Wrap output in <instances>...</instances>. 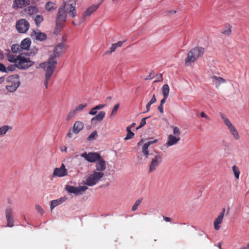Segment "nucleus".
Instances as JSON below:
<instances>
[{
	"label": "nucleus",
	"mask_w": 249,
	"mask_h": 249,
	"mask_svg": "<svg viewBox=\"0 0 249 249\" xmlns=\"http://www.w3.org/2000/svg\"><path fill=\"white\" fill-rule=\"evenodd\" d=\"M204 49L202 47H196L191 49L187 54L185 60V65L187 66L190 65L196 61L199 57L202 56Z\"/></svg>",
	"instance_id": "f257e3e1"
},
{
	"label": "nucleus",
	"mask_w": 249,
	"mask_h": 249,
	"mask_svg": "<svg viewBox=\"0 0 249 249\" xmlns=\"http://www.w3.org/2000/svg\"><path fill=\"white\" fill-rule=\"evenodd\" d=\"M57 62L56 59L50 57L47 62L40 63L39 67L43 69L45 72V75L52 77L56 68Z\"/></svg>",
	"instance_id": "f03ea898"
},
{
	"label": "nucleus",
	"mask_w": 249,
	"mask_h": 249,
	"mask_svg": "<svg viewBox=\"0 0 249 249\" xmlns=\"http://www.w3.org/2000/svg\"><path fill=\"white\" fill-rule=\"evenodd\" d=\"M7 80L9 84L6 86V89L11 92L15 91L20 84L19 76L18 74L9 76Z\"/></svg>",
	"instance_id": "7ed1b4c3"
},
{
	"label": "nucleus",
	"mask_w": 249,
	"mask_h": 249,
	"mask_svg": "<svg viewBox=\"0 0 249 249\" xmlns=\"http://www.w3.org/2000/svg\"><path fill=\"white\" fill-rule=\"evenodd\" d=\"M66 3L65 2H63L62 5L58 9L56 18V24L57 26L60 25V27H62L63 24L67 20V11L66 10Z\"/></svg>",
	"instance_id": "20e7f679"
},
{
	"label": "nucleus",
	"mask_w": 249,
	"mask_h": 249,
	"mask_svg": "<svg viewBox=\"0 0 249 249\" xmlns=\"http://www.w3.org/2000/svg\"><path fill=\"white\" fill-rule=\"evenodd\" d=\"M220 115L225 124L226 125L231 134L233 136V138L235 140H238L239 139V135L236 128L224 114L220 113Z\"/></svg>",
	"instance_id": "39448f33"
},
{
	"label": "nucleus",
	"mask_w": 249,
	"mask_h": 249,
	"mask_svg": "<svg viewBox=\"0 0 249 249\" xmlns=\"http://www.w3.org/2000/svg\"><path fill=\"white\" fill-rule=\"evenodd\" d=\"M104 175V173L93 171L86 179L85 184L89 186H92L96 184L103 178Z\"/></svg>",
	"instance_id": "423d86ee"
},
{
	"label": "nucleus",
	"mask_w": 249,
	"mask_h": 249,
	"mask_svg": "<svg viewBox=\"0 0 249 249\" xmlns=\"http://www.w3.org/2000/svg\"><path fill=\"white\" fill-rule=\"evenodd\" d=\"M34 62L30 60V58L25 57L22 55L18 56L17 67L22 70L27 69L33 65Z\"/></svg>",
	"instance_id": "0eeeda50"
},
{
	"label": "nucleus",
	"mask_w": 249,
	"mask_h": 249,
	"mask_svg": "<svg viewBox=\"0 0 249 249\" xmlns=\"http://www.w3.org/2000/svg\"><path fill=\"white\" fill-rule=\"evenodd\" d=\"M162 160V156L161 154L157 151H155V155L152 158L149 165V172L154 171L156 168L159 166Z\"/></svg>",
	"instance_id": "6e6552de"
},
{
	"label": "nucleus",
	"mask_w": 249,
	"mask_h": 249,
	"mask_svg": "<svg viewBox=\"0 0 249 249\" xmlns=\"http://www.w3.org/2000/svg\"><path fill=\"white\" fill-rule=\"evenodd\" d=\"M66 190L69 193L73 194L75 195H80L86 190L88 187L85 186H80L75 187L72 186L67 185L65 187Z\"/></svg>",
	"instance_id": "1a4fd4ad"
},
{
	"label": "nucleus",
	"mask_w": 249,
	"mask_h": 249,
	"mask_svg": "<svg viewBox=\"0 0 249 249\" xmlns=\"http://www.w3.org/2000/svg\"><path fill=\"white\" fill-rule=\"evenodd\" d=\"M99 5L100 4H93L88 8L83 14L82 17L80 18L79 24L83 22L87 17H89L90 15H91L92 14L96 11L98 9Z\"/></svg>",
	"instance_id": "9d476101"
},
{
	"label": "nucleus",
	"mask_w": 249,
	"mask_h": 249,
	"mask_svg": "<svg viewBox=\"0 0 249 249\" xmlns=\"http://www.w3.org/2000/svg\"><path fill=\"white\" fill-rule=\"evenodd\" d=\"M30 25L25 19H19L16 24V28L20 33H25L29 29Z\"/></svg>",
	"instance_id": "9b49d317"
},
{
	"label": "nucleus",
	"mask_w": 249,
	"mask_h": 249,
	"mask_svg": "<svg viewBox=\"0 0 249 249\" xmlns=\"http://www.w3.org/2000/svg\"><path fill=\"white\" fill-rule=\"evenodd\" d=\"M66 47L63 43L58 44L53 49V55L51 58H54L55 59L59 57L65 51Z\"/></svg>",
	"instance_id": "f8f14e48"
},
{
	"label": "nucleus",
	"mask_w": 249,
	"mask_h": 249,
	"mask_svg": "<svg viewBox=\"0 0 249 249\" xmlns=\"http://www.w3.org/2000/svg\"><path fill=\"white\" fill-rule=\"evenodd\" d=\"M68 175L67 169L62 163L59 168H55L53 172V177H63Z\"/></svg>",
	"instance_id": "ddd939ff"
},
{
	"label": "nucleus",
	"mask_w": 249,
	"mask_h": 249,
	"mask_svg": "<svg viewBox=\"0 0 249 249\" xmlns=\"http://www.w3.org/2000/svg\"><path fill=\"white\" fill-rule=\"evenodd\" d=\"M225 211V208H223L220 214L214 220L213 226L215 230H219V229L220 228V224L222 223V221L223 220Z\"/></svg>",
	"instance_id": "4468645a"
},
{
	"label": "nucleus",
	"mask_w": 249,
	"mask_h": 249,
	"mask_svg": "<svg viewBox=\"0 0 249 249\" xmlns=\"http://www.w3.org/2000/svg\"><path fill=\"white\" fill-rule=\"evenodd\" d=\"M5 216L7 222V226L12 227L14 225V218L13 215V210L8 207L5 210Z\"/></svg>",
	"instance_id": "2eb2a0df"
},
{
	"label": "nucleus",
	"mask_w": 249,
	"mask_h": 249,
	"mask_svg": "<svg viewBox=\"0 0 249 249\" xmlns=\"http://www.w3.org/2000/svg\"><path fill=\"white\" fill-rule=\"evenodd\" d=\"M158 142V140L156 139L154 141H148L145 142L142 146V153L143 155L145 157L146 159L148 158V156L149 155L148 151V147L152 144L156 143Z\"/></svg>",
	"instance_id": "dca6fc26"
},
{
	"label": "nucleus",
	"mask_w": 249,
	"mask_h": 249,
	"mask_svg": "<svg viewBox=\"0 0 249 249\" xmlns=\"http://www.w3.org/2000/svg\"><path fill=\"white\" fill-rule=\"evenodd\" d=\"M180 139L179 137H177L172 134H170L168 137L165 145L167 147H170L173 145H175L178 143L180 141Z\"/></svg>",
	"instance_id": "f3484780"
},
{
	"label": "nucleus",
	"mask_w": 249,
	"mask_h": 249,
	"mask_svg": "<svg viewBox=\"0 0 249 249\" xmlns=\"http://www.w3.org/2000/svg\"><path fill=\"white\" fill-rule=\"evenodd\" d=\"M30 3V0H15L13 7L15 9L22 8L24 6L29 5Z\"/></svg>",
	"instance_id": "a211bd4d"
},
{
	"label": "nucleus",
	"mask_w": 249,
	"mask_h": 249,
	"mask_svg": "<svg viewBox=\"0 0 249 249\" xmlns=\"http://www.w3.org/2000/svg\"><path fill=\"white\" fill-rule=\"evenodd\" d=\"M211 78L212 79V82L215 85L216 89H218L221 84H225L227 82L226 79L223 78L215 75L212 76Z\"/></svg>",
	"instance_id": "6ab92c4d"
},
{
	"label": "nucleus",
	"mask_w": 249,
	"mask_h": 249,
	"mask_svg": "<svg viewBox=\"0 0 249 249\" xmlns=\"http://www.w3.org/2000/svg\"><path fill=\"white\" fill-rule=\"evenodd\" d=\"M96 163V170L97 172H102L105 170L106 168V161L101 158L97 161Z\"/></svg>",
	"instance_id": "aec40b11"
},
{
	"label": "nucleus",
	"mask_w": 249,
	"mask_h": 249,
	"mask_svg": "<svg viewBox=\"0 0 249 249\" xmlns=\"http://www.w3.org/2000/svg\"><path fill=\"white\" fill-rule=\"evenodd\" d=\"M106 115V112L104 111H100L97 115L91 119V123L92 124H96L97 122H101Z\"/></svg>",
	"instance_id": "412c9836"
},
{
	"label": "nucleus",
	"mask_w": 249,
	"mask_h": 249,
	"mask_svg": "<svg viewBox=\"0 0 249 249\" xmlns=\"http://www.w3.org/2000/svg\"><path fill=\"white\" fill-rule=\"evenodd\" d=\"M66 196L61 197L58 199L52 200L50 203V208L52 211L55 207L61 204L67 200Z\"/></svg>",
	"instance_id": "4be33fe9"
},
{
	"label": "nucleus",
	"mask_w": 249,
	"mask_h": 249,
	"mask_svg": "<svg viewBox=\"0 0 249 249\" xmlns=\"http://www.w3.org/2000/svg\"><path fill=\"white\" fill-rule=\"evenodd\" d=\"M84 124L79 121H76L73 124L72 128V132L77 134H78L83 128Z\"/></svg>",
	"instance_id": "5701e85b"
},
{
	"label": "nucleus",
	"mask_w": 249,
	"mask_h": 249,
	"mask_svg": "<svg viewBox=\"0 0 249 249\" xmlns=\"http://www.w3.org/2000/svg\"><path fill=\"white\" fill-rule=\"evenodd\" d=\"M100 158L101 156L98 153L90 152L88 154L87 160L90 162H94L98 160Z\"/></svg>",
	"instance_id": "b1692460"
},
{
	"label": "nucleus",
	"mask_w": 249,
	"mask_h": 249,
	"mask_svg": "<svg viewBox=\"0 0 249 249\" xmlns=\"http://www.w3.org/2000/svg\"><path fill=\"white\" fill-rule=\"evenodd\" d=\"M31 36L33 38H35L36 40L43 41L45 40L46 38V36L44 33L34 31L33 34L31 35Z\"/></svg>",
	"instance_id": "393cba45"
},
{
	"label": "nucleus",
	"mask_w": 249,
	"mask_h": 249,
	"mask_svg": "<svg viewBox=\"0 0 249 249\" xmlns=\"http://www.w3.org/2000/svg\"><path fill=\"white\" fill-rule=\"evenodd\" d=\"M125 41H119L116 43L112 44L110 48V51L106 52V54H109L114 52L117 48L121 47Z\"/></svg>",
	"instance_id": "a878e982"
},
{
	"label": "nucleus",
	"mask_w": 249,
	"mask_h": 249,
	"mask_svg": "<svg viewBox=\"0 0 249 249\" xmlns=\"http://www.w3.org/2000/svg\"><path fill=\"white\" fill-rule=\"evenodd\" d=\"M67 9L69 10L68 13L70 16L72 18H74L76 16V11L75 7L72 4L67 5Z\"/></svg>",
	"instance_id": "bb28decb"
},
{
	"label": "nucleus",
	"mask_w": 249,
	"mask_h": 249,
	"mask_svg": "<svg viewBox=\"0 0 249 249\" xmlns=\"http://www.w3.org/2000/svg\"><path fill=\"white\" fill-rule=\"evenodd\" d=\"M31 42L30 40L28 38H25L23 39L20 44V46L21 48V50H28L30 48V45H31Z\"/></svg>",
	"instance_id": "cd10ccee"
},
{
	"label": "nucleus",
	"mask_w": 249,
	"mask_h": 249,
	"mask_svg": "<svg viewBox=\"0 0 249 249\" xmlns=\"http://www.w3.org/2000/svg\"><path fill=\"white\" fill-rule=\"evenodd\" d=\"M56 5L52 2H48L45 5V9L49 12H53L56 9Z\"/></svg>",
	"instance_id": "c85d7f7f"
},
{
	"label": "nucleus",
	"mask_w": 249,
	"mask_h": 249,
	"mask_svg": "<svg viewBox=\"0 0 249 249\" xmlns=\"http://www.w3.org/2000/svg\"><path fill=\"white\" fill-rule=\"evenodd\" d=\"M78 112L76 111L75 108L71 109L66 117V121H69L71 120L77 114Z\"/></svg>",
	"instance_id": "c756f323"
},
{
	"label": "nucleus",
	"mask_w": 249,
	"mask_h": 249,
	"mask_svg": "<svg viewBox=\"0 0 249 249\" xmlns=\"http://www.w3.org/2000/svg\"><path fill=\"white\" fill-rule=\"evenodd\" d=\"M169 87L167 84H164L162 88V93L163 97L167 98L169 93Z\"/></svg>",
	"instance_id": "7c9ffc66"
},
{
	"label": "nucleus",
	"mask_w": 249,
	"mask_h": 249,
	"mask_svg": "<svg viewBox=\"0 0 249 249\" xmlns=\"http://www.w3.org/2000/svg\"><path fill=\"white\" fill-rule=\"evenodd\" d=\"M221 33L225 36H230L231 33V27L230 25L225 26L224 28L221 29Z\"/></svg>",
	"instance_id": "2f4dec72"
},
{
	"label": "nucleus",
	"mask_w": 249,
	"mask_h": 249,
	"mask_svg": "<svg viewBox=\"0 0 249 249\" xmlns=\"http://www.w3.org/2000/svg\"><path fill=\"white\" fill-rule=\"evenodd\" d=\"M12 129V127L9 125H3L0 127V136L5 134L9 130Z\"/></svg>",
	"instance_id": "473e14b6"
},
{
	"label": "nucleus",
	"mask_w": 249,
	"mask_h": 249,
	"mask_svg": "<svg viewBox=\"0 0 249 249\" xmlns=\"http://www.w3.org/2000/svg\"><path fill=\"white\" fill-rule=\"evenodd\" d=\"M127 135L124 138L125 140H128L132 139L134 136V133L130 130V128L129 127L126 128Z\"/></svg>",
	"instance_id": "72a5a7b5"
},
{
	"label": "nucleus",
	"mask_w": 249,
	"mask_h": 249,
	"mask_svg": "<svg viewBox=\"0 0 249 249\" xmlns=\"http://www.w3.org/2000/svg\"><path fill=\"white\" fill-rule=\"evenodd\" d=\"M120 107V104L119 103L116 104L113 107L112 110H111V113L110 114V118H113L114 117V116L116 115V112L119 108Z\"/></svg>",
	"instance_id": "f704fd0d"
},
{
	"label": "nucleus",
	"mask_w": 249,
	"mask_h": 249,
	"mask_svg": "<svg viewBox=\"0 0 249 249\" xmlns=\"http://www.w3.org/2000/svg\"><path fill=\"white\" fill-rule=\"evenodd\" d=\"M232 169L235 178L239 179L240 173L239 168L236 165H233L232 167Z\"/></svg>",
	"instance_id": "c9c22d12"
},
{
	"label": "nucleus",
	"mask_w": 249,
	"mask_h": 249,
	"mask_svg": "<svg viewBox=\"0 0 249 249\" xmlns=\"http://www.w3.org/2000/svg\"><path fill=\"white\" fill-rule=\"evenodd\" d=\"M26 10L30 15L36 14L38 12L37 8L35 6H29Z\"/></svg>",
	"instance_id": "e433bc0d"
},
{
	"label": "nucleus",
	"mask_w": 249,
	"mask_h": 249,
	"mask_svg": "<svg viewBox=\"0 0 249 249\" xmlns=\"http://www.w3.org/2000/svg\"><path fill=\"white\" fill-rule=\"evenodd\" d=\"M87 107V104L85 103V104H79V105H77L76 107H75L74 108L75 109L76 111L78 113H79L80 112L84 110V109L85 107Z\"/></svg>",
	"instance_id": "4c0bfd02"
},
{
	"label": "nucleus",
	"mask_w": 249,
	"mask_h": 249,
	"mask_svg": "<svg viewBox=\"0 0 249 249\" xmlns=\"http://www.w3.org/2000/svg\"><path fill=\"white\" fill-rule=\"evenodd\" d=\"M7 59L9 62L14 63L17 65L18 56H16L13 54H9L7 56Z\"/></svg>",
	"instance_id": "58836bf2"
},
{
	"label": "nucleus",
	"mask_w": 249,
	"mask_h": 249,
	"mask_svg": "<svg viewBox=\"0 0 249 249\" xmlns=\"http://www.w3.org/2000/svg\"><path fill=\"white\" fill-rule=\"evenodd\" d=\"M11 50L13 53H18L21 51L20 45L14 44L12 46Z\"/></svg>",
	"instance_id": "ea45409f"
},
{
	"label": "nucleus",
	"mask_w": 249,
	"mask_h": 249,
	"mask_svg": "<svg viewBox=\"0 0 249 249\" xmlns=\"http://www.w3.org/2000/svg\"><path fill=\"white\" fill-rule=\"evenodd\" d=\"M142 201V198H140V199L137 200L135 201L134 205H133V206L132 207V211H136L138 209V207L140 205Z\"/></svg>",
	"instance_id": "a19ab883"
},
{
	"label": "nucleus",
	"mask_w": 249,
	"mask_h": 249,
	"mask_svg": "<svg viewBox=\"0 0 249 249\" xmlns=\"http://www.w3.org/2000/svg\"><path fill=\"white\" fill-rule=\"evenodd\" d=\"M97 136V132L96 130L93 131L87 138V140L89 141H91L95 139V138Z\"/></svg>",
	"instance_id": "79ce46f5"
},
{
	"label": "nucleus",
	"mask_w": 249,
	"mask_h": 249,
	"mask_svg": "<svg viewBox=\"0 0 249 249\" xmlns=\"http://www.w3.org/2000/svg\"><path fill=\"white\" fill-rule=\"evenodd\" d=\"M43 20V18L41 15H37L35 18V22L37 26L39 25Z\"/></svg>",
	"instance_id": "37998d69"
},
{
	"label": "nucleus",
	"mask_w": 249,
	"mask_h": 249,
	"mask_svg": "<svg viewBox=\"0 0 249 249\" xmlns=\"http://www.w3.org/2000/svg\"><path fill=\"white\" fill-rule=\"evenodd\" d=\"M173 129V134L175 136L179 137L180 135V131L179 129L177 127L174 126L172 127Z\"/></svg>",
	"instance_id": "c03bdc74"
},
{
	"label": "nucleus",
	"mask_w": 249,
	"mask_h": 249,
	"mask_svg": "<svg viewBox=\"0 0 249 249\" xmlns=\"http://www.w3.org/2000/svg\"><path fill=\"white\" fill-rule=\"evenodd\" d=\"M16 68H17V67L15 63L14 65H11L8 66L6 68V73L8 72L9 71H15Z\"/></svg>",
	"instance_id": "a18cd8bd"
},
{
	"label": "nucleus",
	"mask_w": 249,
	"mask_h": 249,
	"mask_svg": "<svg viewBox=\"0 0 249 249\" xmlns=\"http://www.w3.org/2000/svg\"><path fill=\"white\" fill-rule=\"evenodd\" d=\"M35 208L36 211L41 215H42L44 213V210L40 205L38 204L36 205Z\"/></svg>",
	"instance_id": "49530a36"
},
{
	"label": "nucleus",
	"mask_w": 249,
	"mask_h": 249,
	"mask_svg": "<svg viewBox=\"0 0 249 249\" xmlns=\"http://www.w3.org/2000/svg\"><path fill=\"white\" fill-rule=\"evenodd\" d=\"M98 109L96 107H93L91 109V110L89 112V114L90 115H95L97 113Z\"/></svg>",
	"instance_id": "de8ad7c7"
},
{
	"label": "nucleus",
	"mask_w": 249,
	"mask_h": 249,
	"mask_svg": "<svg viewBox=\"0 0 249 249\" xmlns=\"http://www.w3.org/2000/svg\"><path fill=\"white\" fill-rule=\"evenodd\" d=\"M51 77L47 76L45 75V79L44 81V85L46 89L48 88V84L49 80H50Z\"/></svg>",
	"instance_id": "09e8293b"
},
{
	"label": "nucleus",
	"mask_w": 249,
	"mask_h": 249,
	"mask_svg": "<svg viewBox=\"0 0 249 249\" xmlns=\"http://www.w3.org/2000/svg\"><path fill=\"white\" fill-rule=\"evenodd\" d=\"M176 13H177V11L176 10H171L167 11L166 12L165 14H166V16H171V15H174Z\"/></svg>",
	"instance_id": "8fccbe9b"
},
{
	"label": "nucleus",
	"mask_w": 249,
	"mask_h": 249,
	"mask_svg": "<svg viewBox=\"0 0 249 249\" xmlns=\"http://www.w3.org/2000/svg\"><path fill=\"white\" fill-rule=\"evenodd\" d=\"M163 80L162 74H158L156 75V80L155 81V82H161Z\"/></svg>",
	"instance_id": "3c124183"
},
{
	"label": "nucleus",
	"mask_w": 249,
	"mask_h": 249,
	"mask_svg": "<svg viewBox=\"0 0 249 249\" xmlns=\"http://www.w3.org/2000/svg\"><path fill=\"white\" fill-rule=\"evenodd\" d=\"M149 117H145V118H142L141 121V123H140V127H142L145 124H146V120L148 118H149Z\"/></svg>",
	"instance_id": "603ef678"
},
{
	"label": "nucleus",
	"mask_w": 249,
	"mask_h": 249,
	"mask_svg": "<svg viewBox=\"0 0 249 249\" xmlns=\"http://www.w3.org/2000/svg\"><path fill=\"white\" fill-rule=\"evenodd\" d=\"M0 71L6 73V68L2 63H0Z\"/></svg>",
	"instance_id": "864d4df0"
},
{
	"label": "nucleus",
	"mask_w": 249,
	"mask_h": 249,
	"mask_svg": "<svg viewBox=\"0 0 249 249\" xmlns=\"http://www.w3.org/2000/svg\"><path fill=\"white\" fill-rule=\"evenodd\" d=\"M56 26L55 29H54V32L55 34H58V33L60 32V29L62 28L63 26L62 27H60V25H58L57 26L56 24Z\"/></svg>",
	"instance_id": "5fc2aeb1"
},
{
	"label": "nucleus",
	"mask_w": 249,
	"mask_h": 249,
	"mask_svg": "<svg viewBox=\"0 0 249 249\" xmlns=\"http://www.w3.org/2000/svg\"><path fill=\"white\" fill-rule=\"evenodd\" d=\"M107 105L106 104H99L97 106H96V107L98 109V110H100L102 108H103L104 107H106Z\"/></svg>",
	"instance_id": "6e6d98bb"
},
{
	"label": "nucleus",
	"mask_w": 249,
	"mask_h": 249,
	"mask_svg": "<svg viewBox=\"0 0 249 249\" xmlns=\"http://www.w3.org/2000/svg\"><path fill=\"white\" fill-rule=\"evenodd\" d=\"M156 101H157V100L155 97V94H153L152 98H151V99L148 103H149L150 104H151L152 105V104L155 103L156 102Z\"/></svg>",
	"instance_id": "4d7b16f0"
},
{
	"label": "nucleus",
	"mask_w": 249,
	"mask_h": 249,
	"mask_svg": "<svg viewBox=\"0 0 249 249\" xmlns=\"http://www.w3.org/2000/svg\"><path fill=\"white\" fill-rule=\"evenodd\" d=\"M200 116L202 118H205L207 120H210V118L204 112H201Z\"/></svg>",
	"instance_id": "13d9d810"
},
{
	"label": "nucleus",
	"mask_w": 249,
	"mask_h": 249,
	"mask_svg": "<svg viewBox=\"0 0 249 249\" xmlns=\"http://www.w3.org/2000/svg\"><path fill=\"white\" fill-rule=\"evenodd\" d=\"M158 109L160 113H163L164 112L163 105L160 104L158 107Z\"/></svg>",
	"instance_id": "bf43d9fd"
},
{
	"label": "nucleus",
	"mask_w": 249,
	"mask_h": 249,
	"mask_svg": "<svg viewBox=\"0 0 249 249\" xmlns=\"http://www.w3.org/2000/svg\"><path fill=\"white\" fill-rule=\"evenodd\" d=\"M81 156L87 160V159L88 158V154H87L86 152H84L81 154Z\"/></svg>",
	"instance_id": "052dcab7"
},
{
	"label": "nucleus",
	"mask_w": 249,
	"mask_h": 249,
	"mask_svg": "<svg viewBox=\"0 0 249 249\" xmlns=\"http://www.w3.org/2000/svg\"><path fill=\"white\" fill-rule=\"evenodd\" d=\"M151 105V104H150L149 103H147V104L146 106V111L145 112H148L150 110Z\"/></svg>",
	"instance_id": "680f3d73"
},
{
	"label": "nucleus",
	"mask_w": 249,
	"mask_h": 249,
	"mask_svg": "<svg viewBox=\"0 0 249 249\" xmlns=\"http://www.w3.org/2000/svg\"><path fill=\"white\" fill-rule=\"evenodd\" d=\"M72 131V130H71V129H70V130H69V132H68V133H67V137H68V138H71V137H72V133H71V131Z\"/></svg>",
	"instance_id": "e2e57ef3"
},
{
	"label": "nucleus",
	"mask_w": 249,
	"mask_h": 249,
	"mask_svg": "<svg viewBox=\"0 0 249 249\" xmlns=\"http://www.w3.org/2000/svg\"><path fill=\"white\" fill-rule=\"evenodd\" d=\"M67 148L65 146H62L60 147V150L61 151L67 152Z\"/></svg>",
	"instance_id": "0e129e2a"
},
{
	"label": "nucleus",
	"mask_w": 249,
	"mask_h": 249,
	"mask_svg": "<svg viewBox=\"0 0 249 249\" xmlns=\"http://www.w3.org/2000/svg\"><path fill=\"white\" fill-rule=\"evenodd\" d=\"M167 98H165L164 97V98L160 101V105H163V104L165 103L166 100Z\"/></svg>",
	"instance_id": "69168bd1"
},
{
	"label": "nucleus",
	"mask_w": 249,
	"mask_h": 249,
	"mask_svg": "<svg viewBox=\"0 0 249 249\" xmlns=\"http://www.w3.org/2000/svg\"><path fill=\"white\" fill-rule=\"evenodd\" d=\"M163 219L166 222H170L171 221L170 218L168 217L163 216Z\"/></svg>",
	"instance_id": "338daca9"
},
{
	"label": "nucleus",
	"mask_w": 249,
	"mask_h": 249,
	"mask_svg": "<svg viewBox=\"0 0 249 249\" xmlns=\"http://www.w3.org/2000/svg\"><path fill=\"white\" fill-rule=\"evenodd\" d=\"M240 249H249V243H248L246 246L243 247L241 248Z\"/></svg>",
	"instance_id": "774afa93"
}]
</instances>
